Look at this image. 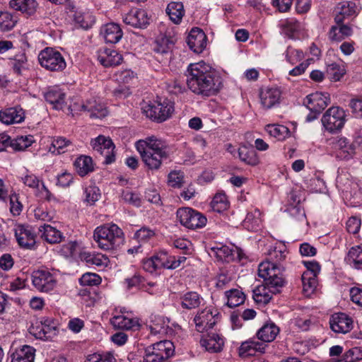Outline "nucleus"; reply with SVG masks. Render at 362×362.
<instances>
[{
	"label": "nucleus",
	"mask_w": 362,
	"mask_h": 362,
	"mask_svg": "<svg viewBox=\"0 0 362 362\" xmlns=\"http://www.w3.org/2000/svg\"><path fill=\"white\" fill-rule=\"evenodd\" d=\"M293 203L290 204L289 207L287 209L289 214L296 219H303L305 217L304 209L300 205V199H297L296 195H291Z\"/></svg>",
	"instance_id": "09e8293b"
},
{
	"label": "nucleus",
	"mask_w": 362,
	"mask_h": 362,
	"mask_svg": "<svg viewBox=\"0 0 362 362\" xmlns=\"http://www.w3.org/2000/svg\"><path fill=\"white\" fill-rule=\"evenodd\" d=\"M34 138L32 135L18 136L13 140H9V145L15 151H24L32 145Z\"/></svg>",
	"instance_id": "79ce46f5"
},
{
	"label": "nucleus",
	"mask_w": 362,
	"mask_h": 362,
	"mask_svg": "<svg viewBox=\"0 0 362 362\" xmlns=\"http://www.w3.org/2000/svg\"><path fill=\"white\" fill-rule=\"evenodd\" d=\"M38 61L42 67L49 71L60 72L66 67L64 57L52 47H46L40 51Z\"/></svg>",
	"instance_id": "423d86ee"
},
{
	"label": "nucleus",
	"mask_w": 362,
	"mask_h": 362,
	"mask_svg": "<svg viewBox=\"0 0 362 362\" xmlns=\"http://www.w3.org/2000/svg\"><path fill=\"white\" fill-rule=\"evenodd\" d=\"M11 65L13 71L17 74H21L22 71L27 69L28 60L25 53L16 54L11 59Z\"/></svg>",
	"instance_id": "8fccbe9b"
},
{
	"label": "nucleus",
	"mask_w": 362,
	"mask_h": 362,
	"mask_svg": "<svg viewBox=\"0 0 362 362\" xmlns=\"http://www.w3.org/2000/svg\"><path fill=\"white\" fill-rule=\"evenodd\" d=\"M346 112L343 108L332 106L322 115V124L326 131L336 133L340 131L346 122Z\"/></svg>",
	"instance_id": "6e6552de"
},
{
	"label": "nucleus",
	"mask_w": 362,
	"mask_h": 362,
	"mask_svg": "<svg viewBox=\"0 0 362 362\" xmlns=\"http://www.w3.org/2000/svg\"><path fill=\"white\" fill-rule=\"evenodd\" d=\"M362 359V347L356 346L346 351L341 356V362H355Z\"/></svg>",
	"instance_id": "5fc2aeb1"
},
{
	"label": "nucleus",
	"mask_w": 362,
	"mask_h": 362,
	"mask_svg": "<svg viewBox=\"0 0 362 362\" xmlns=\"http://www.w3.org/2000/svg\"><path fill=\"white\" fill-rule=\"evenodd\" d=\"M90 144L94 151L105 156V164H110L115 161V156L113 153L115 145L109 137L100 135L92 140Z\"/></svg>",
	"instance_id": "1a4fd4ad"
},
{
	"label": "nucleus",
	"mask_w": 362,
	"mask_h": 362,
	"mask_svg": "<svg viewBox=\"0 0 362 362\" xmlns=\"http://www.w3.org/2000/svg\"><path fill=\"white\" fill-rule=\"evenodd\" d=\"M310 272H303L301 276L303 291L307 296L311 294L317 287V276L315 274L310 275Z\"/></svg>",
	"instance_id": "c03bdc74"
},
{
	"label": "nucleus",
	"mask_w": 362,
	"mask_h": 362,
	"mask_svg": "<svg viewBox=\"0 0 362 362\" xmlns=\"http://www.w3.org/2000/svg\"><path fill=\"white\" fill-rule=\"evenodd\" d=\"M121 312L124 313V311ZM110 322L115 328L119 329H131L139 326L137 320L126 317L123 314L113 316Z\"/></svg>",
	"instance_id": "c756f323"
},
{
	"label": "nucleus",
	"mask_w": 362,
	"mask_h": 362,
	"mask_svg": "<svg viewBox=\"0 0 362 362\" xmlns=\"http://www.w3.org/2000/svg\"><path fill=\"white\" fill-rule=\"evenodd\" d=\"M260 215L261 213L259 210L255 209L252 212L247 213L245 220H244V224L245 226L250 227L247 223L251 225V229L254 230L256 228L257 226H259V223L260 222Z\"/></svg>",
	"instance_id": "680f3d73"
},
{
	"label": "nucleus",
	"mask_w": 362,
	"mask_h": 362,
	"mask_svg": "<svg viewBox=\"0 0 362 362\" xmlns=\"http://www.w3.org/2000/svg\"><path fill=\"white\" fill-rule=\"evenodd\" d=\"M81 110L90 112V117L92 118H103L108 111L104 104L98 103L95 100H88L81 105Z\"/></svg>",
	"instance_id": "bb28decb"
},
{
	"label": "nucleus",
	"mask_w": 362,
	"mask_h": 362,
	"mask_svg": "<svg viewBox=\"0 0 362 362\" xmlns=\"http://www.w3.org/2000/svg\"><path fill=\"white\" fill-rule=\"evenodd\" d=\"M98 61L105 66H115L119 65L122 61V57L117 50L104 48L99 51Z\"/></svg>",
	"instance_id": "4be33fe9"
},
{
	"label": "nucleus",
	"mask_w": 362,
	"mask_h": 362,
	"mask_svg": "<svg viewBox=\"0 0 362 362\" xmlns=\"http://www.w3.org/2000/svg\"><path fill=\"white\" fill-rule=\"evenodd\" d=\"M17 17L7 11H0V30L8 31L13 29L16 23Z\"/></svg>",
	"instance_id": "de8ad7c7"
},
{
	"label": "nucleus",
	"mask_w": 362,
	"mask_h": 362,
	"mask_svg": "<svg viewBox=\"0 0 362 362\" xmlns=\"http://www.w3.org/2000/svg\"><path fill=\"white\" fill-rule=\"evenodd\" d=\"M265 130L269 134V136L274 137L279 141L284 140L290 134L288 128L286 126L280 124H267L265 127Z\"/></svg>",
	"instance_id": "58836bf2"
},
{
	"label": "nucleus",
	"mask_w": 362,
	"mask_h": 362,
	"mask_svg": "<svg viewBox=\"0 0 362 362\" xmlns=\"http://www.w3.org/2000/svg\"><path fill=\"white\" fill-rule=\"evenodd\" d=\"M149 329L153 334H162L165 332V322L160 316H153L151 320Z\"/></svg>",
	"instance_id": "bf43d9fd"
},
{
	"label": "nucleus",
	"mask_w": 362,
	"mask_h": 362,
	"mask_svg": "<svg viewBox=\"0 0 362 362\" xmlns=\"http://www.w3.org/2000/svg\"><path fill=\"white\" fill-rule=\"evenodd\" d=\"M34 287L41 292H49L55 287L57 281L53 274L45 269L34 271L32 274Z\"/></svg>",
	"instance_id": "9d476101"
},
{
	"label": "nucleus",
	"mask_w": 362,
	"mask_h": 362,
	"mask_svg": "<svg viewBox=\"0 0 362 362\" xmlns=\"http://www.w3.org/2000/svg\"><path fill=\"white\" fill-rule=\"evenodd\" d=\"M151 347L159 355H163L164 360L172 356L175 351L173 343L169 340L158 341L151 346Z\"/></svg>",
	"instance_id": "4c0bfd02"
},
{
	"label": "nucleus",
	"mask_w": 362,
	"mask_h": 362,
	"mask_svg": "<svg viewBox=\"0 0 362 362\" xmlns=\"http://www.w3.org/2000/svg\"><path fill=\"white\" fill-rule=\"evenodd\" d=\"M10 7L28 16L33 15L37 8V3L35 0H11Z\"/></svg>",
	"instance_id": "cd10ccee"
},
{
	"label": "nucleus",
	"mask_w": 362,
	"mask_h": 362,
	"mask_svg": "<svg viewBox=\"0 0 362 362\" xmlns=\"http://www.w3.org/2000/svg\"><path fill=\"white\" fill-rule=\"evenodd\" d=\"M284 33L288 37H292L293 34L300 28V23L293 19L286 21L282 25Z\"/></svg>",
	"instance_id": "0e129e2a"
},
{
	"label": "nucleus",
	"mask_w": 362,
	"mask_h": 362,
	"mask_svg": "<svg viewBox=\"0 0 362 362\" xmlns=\"http://www.w3.org/2000/svg\"><path fill=\"white\" fill-rule=\"evenodd\" d=\"M347 262L353 267L362 269V246L353 247L349 250Z\"/></svg>",
	"instance_id": "37998d69"
},
{
	"label": "nucleus",
	"mask_w": 362,
	"mask_h": 362,
	"mask_svg": "<svg viewBox=\"0 0 362 362\" xmlns=\"http://www.w3.org/2000/svg\"><path fill=\"white\" fill-rule=\"evenodd\" d=\"M71 145V141L67 140L64 137H59L56 139H54L52 143V146L54 148L52 151L53 153H57L58 154L63 153L66 151V148Z\"/></svg>",
	"instance_id": "e2e57ef3"
},
{
	"label": "nucleus",
	"mask_w": 362,
	"mask_h": 362,
	"mask_svg": "<svg viewBox=\"0 0 362 362\" xmlns=\"http://www.w3.org/2000/svg\"><path fill=\"white\" fill-rule=\"evenodd\" d=\"M187 43L194 52L199 54L206 46V36L202 30L194 28L188 35Z\"/></svg>",
	"instance_id": "f3484780"
},
{
	"label": "nucleus",
	"mask_w": 362,
	"mask_h": 362,
	"mask_svg": "<svg viewBox=\"0 0 362 362\" xmlns=\"http://www.w3.org/2000/svg\"><path fill=\"white\" fill-rule=\"evenodd\" d=\"M24 119V111L19 107H10L0 111V121L6 124L21 123Z\"/></svg>",
	"instance_id": "5701e85b"
},
{
	"label": "nucleus",
	"mask_w": 362,
	"mask_h": 362,
	"mask_svg": "<svg viewBox=\"0 0 362 362\" xmlns=\"http://www.w3.org/2000/svg\"><path fill=\"white\" fill-rule=\"evenodd\" d=\"M84 202L91 206L93 205L100 197V192L98 187L89 185L84 189Z\"/></svg>",
	"instance_id": "864d4df0"
},
{
	"label": "nucleus",
	"mask_w": 362,
	"mask_h": 362,
	"mask_svg": "<svg viewBox=\"0 0 362 362\" xmlns=\"http://www.w3.org/2000/svg\"><path fill=\"white\" fill-rule=\"evenodd\" d=\"M286 257L285 251H283L281 249H277V247H274L268 251V259L266 262H270L271 263H274L276 266L281 269L282 272V269L280 265L278 264L284 260Z\"/></svg>",
	"instance_id": "6e6d98bb"
},
{
	"label": "nucleus",
	"mask_w": 362,
	"mask_h": 362,
	"mask_svg": "<svg viewBox=\"0 0 362 362\" xmlns=\"http://www.w3.org/2000/svg\"><path fill=\"white\" fill-rule=\"evenodd\" d=\"M81 258L88 264L98 267H105L109 262L107 257L100 253L83 252Z\"/></svg>",
	"instance_id": "ea45409f"
},
{
	"label": "nucleus",
	"mask_w": 362,
	"mask_h": 362,
	"mask_svg": "<svg viewBox=\"0 0 362 362\" xmlns=\"http://www.w3.org/2000/svg\"><path fill=\"white\" fill-rule=\"evenodd\" d=\"M30 333L37 339L47 340L56 335V324L51 319H45L40 321V325L32 326Z\"/></svg>",
	"instance_id": "2eb2a0df"
},
{
	"label": "nucleus",
	"mask_w": 362,
	"mask_h": 362,
	"mask_svg": "<svg viewBox=\"0 0 362 362\" xmlns=\"http://www.w3.org/2000/svg\"><path fill=\"white\" fill-rule=\"evenodd\" d=\"M180 304L183 309L192 310L198 308L203 298L194 291H188L180 296Z\"/></svg>",
	"instance_id": "473e14b6"
},
{
	"label": "nucleus",
	"mask_w": 362,
	"mask_h": 362,
	"mask_svg": "<svg viewBox=\"0 0 362 362\" xmlns=\"http://www.w3.org/2000/svg\"><path fill=\"white\" fill-rule=\"evenodd\" d=\"M82 286H97L101 283V278L95 273H86L79 279Z\"/></svg>",
	"instance_id": "052dcab7"
},
{
	"label": "nucleus",
	"mask_w": 362,
	"mask_h": 362,
	"mask_svg": "<svg viewBox=\"0 0 362 362\" xmlns=\"http://www.w3.org/2000/svg\"><path fill=\"white\" fill-rule=\"evenodd\" d=\"M174 43L175 40L173 38L169 39L167 37H162L156 41L153 50L156 53L162 55L170 54Z\"/></svg>",
	"instance_id": "a18cd8bd"
},
{
	"label": "nucleus",
	"mask_w": 362,
	"mask_h": 362,
	"mask_svg": "<svg viewBox=\"0 0 362 362\" xmlns=\"http://www.w3.org/2000/svg\"><path fill=\"white\" fill-rule=\"evenodd\" d=\"M86 362H116V359L110 353L105 354H93L88 356Z\"/></svg>",
	"instance_id": "338daca9"
},
{
	"label": "nucleus",
	"mask_w": 362,
	"mask_h": 362,
	"mask_svg": "<svg viewBox=\"0 0 362 362\" xmlns=\"http://www.w3.org/2000/svg\"><path fill=\"white\" fill-rule=\"evenodd\" d=\"M211 206L214 211L219 213L227 209L228 207V202L226 195L223 193L216 194L211 202Z\"/></svg>",
	"instance_id": "603ef678"
},
{
	"label": "nucleus",
	"mask_w": 362,
	"mask_h": 362,
	"mask_svg": "<svg viewBox=\"0 0 362 362\" xmlns=\"http://www.w3.org/2000/svg\"><path fill=\"white\" fill-rule=\"evenodd\" d=\"M155 233L148 227H142L138 230L134 234V238L139 242H146L152 237Z\"/></svg>",
	"instance_id": "69168bd1"
},
{
	"label": "nucleus",
	"mask_w": 362,
	"mask_h": 362,
	"mask_svg": "<svg viewBox=\"0 0 362 362\" xmlns=\"http://www.w3.org/2000/svg\"><path fill=\"white\" fill-rule=\"evenodd\" d=\"M281 92L277 88H269L260 93L261 103L266 109H269L279 103Z\"/></svg>",
	"instance_id": "7c9ffc66"
},
{
	"label": "nucleus",
	"mask_w": 362,
	"mask_h": 362,
	"mask_svg": "<svg viewBox=\"0 0 362 362\" xmlns=\"http://www.w3.org/2000/svg\"><path fill=\"white\" fill-rule=\"evenodd\" d=\"M176 217L182 226L192 230L202 228L207 222V218L203 214L189 207L178 209Z\"/></svg>",
	"instance_id": "0eeeda50"
},
{
	"label": "nucleus",
	"mask_w": 362,
	"mask_h": 362,
	"mask_svg": "<svg viewBox=\"0 0 362 362\" xmlns=\"http://www.w3.org/2000/svg\"><path fill=\"white\" fill-rule=\"evenodd\" d=\"M136 148L142 161L151 170L160 169L169 157L165 144L153 136L138 141L136 143Z\"/></svg>",
	"instance_id": "7ed1b4c3"
},
{
	"label": "nucleus",
	"mask_w": 362,
	"mask_h": 362,
	"mask_svg": "<svg viewBox=\"0 0 362 362\" xmlns=\"http://www.w3.org/2000/svg\"><path fill=\"white\" fill-rule=\"evenodd\" d=\"M47 102L53 105L56 110H63L65 106V93L58 88H52L45 93Z\"/></svg>",
	"instance_id": "a878e982"
},
{
	"label": "nucleus",
	"mask_w": 362,
	"mask_h": 362,
	"mask_svg": "<svg viewBox=\"0 0 362 362\" xmlns=\"http://www.w3.org/2000/svg\"><path fill=\"white\" fill-rule=\"evenodd\" d=\"M185 75L188 88L196 95H215L223 86L219 74L204 62L190 64Z\"/></svg>",
	"instance_id": "f257e3e1"
},
{
	"label": "nucleus",
	"mask_w": 362,
	"mask_h": 362,
	"mask_svg": "<svg viewBox=\"0 0 362 362\" xmlns=\"http://www.w3.org/2000/svg\"><path fill=\"white\" fill-rule=\"evenodd\" d=\"M123 22L135 28L144 29L150 23V17L144 9H132L123 16Z\"/></svg>",
	"instance_id": "9b49d317"
},
{
	"label": "nucleus",
	"mask_w": 362,
	"mask_h": 362,
	"mask_svg": "<svg viewBox=\"0 0 362 362\" xmlns=\"http://www.w3.org/2000/svg\"><path fill=\"white\" fill-rule=\"evenodd\" d=\"M337 150V156L340 159L349 160L353 158L356 152V146L345 137H339L334 143Z\"/></svg>",
	"instance_id": "a211bd4d"
},
{
	"label": "nucleus",
	"mask_w": 362,
	"mask_h": 362,
	"mask_svg": "<svg viewBox=\"0 0 362 362\" xmlns=\"http://www.w3.org/2000/svg\"><path fill=\"white\" fill-rule=\"evenodd\" d=\"M14 231L17 242L21 247L30 249L35 245V235L28 226L18 225L15 227Z\"/></svg>",
	"instance_id": "6ab92c4d"
},
{
	"label": "nucleus",
	"mask_w": 362,
	"mask_h": 362,
	"mask_svg": "<svg viewBox=\"0 0 362 362\" xmlns=\"http://www.w3.org/2000/svg\"><path fill=\"white\" fill-rule=\"evenodd\" d=\"M285 54L286 61L291 64H295L304 58V53L302 50L291 47H288Z\"/></svg>",
	"instance_id": "13d9d810"
},
{
	"label": "nucleus",
	"mask_w": 362,
	"mask_h": 362,
	"mask_svg": "<svg viewBox=\"0 0 362 362\" xmlns=\"http://www.w3.org/2000/svg\"><path fill=\"white\" fill-rule=\"evenodd\" d=\"M226 305L230 308L237 307L243 304L245 300V294L238 289H230L226 291Z\"/></svg>",
	"instance_id": "a19ab883"
},
{
	"label": "nucleus",
	"mask_w": 362,
	"mask_h": 362,
	"mask_svg": "<svg viewBox=\"0 0 362 362\" xmlns=\"http://www.w3.org/2000/svg\"><path fill=\"white\" fill-rule=\"evenodd\" d=\"M35 349L30 346H23L11 356V362H33Z\"/></svg>",
	"instance_id": "72a5a7b5"
},
{
	"label": "nucleus",
	"mask_w": 362,
	"mask_h": 362,
	"mask_svg": "<svg viewBox=\"0 0 362 362\" xmlns=\"http://www.w3.org/2000/svg\"><path fill=\"white\" fill-rule=\"evenodd\" d=\"M266 344L253 339L241 344L239 348V356L242 358L255 356L257 352L264 353Z\"/></svg>",
	"instance_id": "393cba45"
},
{
	"label": "nucleus",
	"mask_w": 362,
	"mask_h": 362,
	"mask_svg": "<svg viewBox=\"0 0 362 362\" xmlns=\"http://www.w3.org/2000/svg\"><path fill=\"white\" fill-rule=\"evenodd\" d=\"M238 156L240 159L250 165H256L259 163V159L254 149H248L245 146L238 149Z\"/></svg>",
	"instance_id": "49530a36"
},
{
	"label": "nucleus",
	"mask_w": 362,
	"mask_h": 362,
	"mask_svg": "<svg viewBox=\"0 0 362 362\" xmlns=\"http://www.w3.org/2000/svg\"><path fill=\"white\" fill-rule=\"evenodd\" d=\"M77 173L83 177L93 170V160L90 156H81L74 162Z\"/></svg>",
	"instance_id": "e433bc0d"
},
{
	"label": "nucleus",
	"mask_w": 362,
	"mask_h": 362,
	"mask_svg": "<svg viewBox=\"0 0 362 362\" xmlns=\"http://www.w3.org/2000/svg\"><path fill=\"white\" fill-rule=\"evenodd\" d=\"M258 275L263 279L264 284L257 286L253 290V299L257 303L267 304L273 294L280 293L285 285V279L281 269L270 262L259 264Z\"/></svg>",
	"instance_id": "f03ea898"
},
{
	"label": "nucleus",
	"mask_w": 362,
	"mask_h": 362,
	"mask_svg": "<svg viewBox=\"0 0 362 362\" xmlns=\"http://www.w3.org/2000/svg\"><path fill=\"white\" fill-rule=\"evenodd\" d=\"M201 345L211 353H218L223 350L224 339L216 333H209L200 340Z\"/></svg>",
	"instance_id": "412c9836"
},
{
	"label": "nucleus",
	"mask_w": 362,
	"mask_h": 362,
	"mask_svg": "<svg viewBox=\"0 0 362 362\" xmlns=\"http://www.w3.org/2000/svg\"><path fill=\"white\" fill-rule=\"evenodd\" d=\"M93 238L98 247L105 250H115L123 245L124 241L122 229L114 223L97 227Z\"/></svg>",
	"instance_id": "20e7f679"
},
{
	"label": "nucleus",
	"mask_w": 362,
	"mask_h": 362,
	"mask_svg": "<svg viewBox=\"0 0 362 362\" xmlns=\"http://www.w3.org/2000/svg\"><path fill=\"white\" fill-rule=\"evenodd\" d=\"M39 231L41 233V237L51 244L59 243L64 238L62 233L50 225L41 226Z\"/></svg>",
	"instance_id": "c85d7f7f"
},
{
	"label": "nucleus",
	"mask_w": 362,
	"mask_h": 362,
	"mask_svg": "<svg viewBox=\"0 0 362 362\" xmlns=\"http://www.w3.org/2000/svg\"><path fill=\"white\" fill-rule=\"evenodd\" d=\"M353 320L348 315L342 313L332 315L329 319L331 329L339 334H346L353 329Z\"/></svg>",
	"instance_id": "ddd939ff"
},
{
	"label": "nucleus",
	"mask_w": 362,
	"mask_h": 362,
	"mask_svg": "<svg viewBox=\"0 0 362 362\" xmlns=\"http://www.w3.org/2000/svg\"><path fill=\"white\" fill-rule=\"evenodd\" d=\"M345 73L346 71L344 66L337 63L329 64L327 67V75L328 78L333 81H339Z\"/></svg>",
	"instance_id": "3c124183"
},
{
	"label": "nucleus",
	"mask_w": 362,
	"mask_h": 362,
	"mask_svg": "<svg viewBox=\"0 0 362 362\" xmlns=\"http://www.w3.org/2000/svg\"><path fill=\"white\" fill-rule=\"evenodd\" d=\"M163 355H159L157 352L152 349L151 346H148L145 350V355L144 356V362H163Z\"/></svg>",
	"instance_id": "774afa93"
},
{
	"label": "nucleus",
	"mask_w": 362,
	"mask_h": 362,
	"mask_svg": "<svg viewBox=\"0 0 362 362\" xmlns=\"http://www.w3.org/2000/svg\"><path fill=\"white\" fill-rule=\"evenodd\" d=\"M218 320L217 314H214L211 309L206 308L198 313L194 318L196 329L204 332L212 329Z\"/></svg>",
	"instance_id": "4468645a"
},
{
	"label": "nucleus",
	"mask_w": 362,
	"mask_h": 362,
	"mask_svg": "<svg viewBox=\"0 0 362 362\" xmlns=\"http://www.w3.org/2000/svg\"><path fill=\"white\" fill-rule=\"evenodd\" d=\"M210 255L216 257L218 260L222 262H230L235 260V253L233 249L227 245L215 246L211 248Z\"/></svg>",
	"instance_id": "c9c22d12"
},
{
	"label": "nucleus",
	"mask_w": 362,
	"mask_h": 362,
	"mask_svg": "<svg viewBox=\"0 0 362 362\" xmlns=\"http://www.w3.org/2000/svg\"><path fill=\"white\" fill-rule=\"evenodd\" d=\"M184 180V173L180 170L171 171L168 176V182L170 187L180 188Z\"/></svg>",
	"instance_id": "4d7b16f0"
},
{
	"label": "nucleus",
	"mask_w": 362,
	"mask_h": 362,
	"mask_svg": "<svg viewBox=\"0 0 362 362\" xmlns=\"http://www.w3.org/2000/svg\"><path fill=\"white\" fill-rule=\"evenodd\" d=\"M100 35L106 43L115 44L121 40L123 33L118 24L110 23L101 28Z\"/></svg>",
	"instance_id": "aec40b11"
},
{
	"label": "nucleus",
	"mask_w": 362,
	"mask_h": 362,
	"mask_svg": "<svg viewBox=\"0 0 362 362\" xmlns=\"http://www.w3.org/2000/svg\"><path fill=\"white\" fill-rule=\"evenodd\" d=\"M142 112L151 119L161 122L166 120L173 111L171 102L164 99L156 101L144 103L141 107Z\"/></svg>",
	"instance_id": "39448f33"
},
{
	"label": "nucleus",
	"mask_w": 362,
	"mask_h": 362,
	"mask_svg": "<svg viewBox=\"0 0 362 362\" xmlns=\"http://www.w3.org/2000/svg\"><path fill=\"white\" fill-rule=\"evenodd\" d=\"M166 13L175 24H179L185 15L184 6L182 2H170L168 4Z\"/></svg>",
	"instance_id": "f704fd0d"
},
{
	"label": "nucleus",
	"mask_w": 362,
	"mask_h": 362,
	"mask_svg": "<svg viewBox=\"0 0 362 362\" xmlns=\"http://www.w3.org/2000/svg\"><path fill=\"white\" fill-rule=\"evenodd\" d=\"M279 332V328L274 323L263 325L257 332V338L263 342H271L275 339Z\"/></svg>",
	"instance_id": "2f4dec72"
},
{
	"label": "nucleus",
	"mask_w": 362,
	"mask_h": 362,
	"mask_svg": "<svg viewBox=\"0 0 362 362\" xmlns=\"http://www.w3.org/2000/svg\"><path fill=\"white\" fill-rule=\"evenodd\" d=\"M336 24L331 27L328 33V37L331 41L339 42L353 34L352 27L349 23Z\"/></svg>",
	"instance_id": "b1692460"
},
{
	"label": "nucleus",
	"mask_w": 362,
	"mask_h": 362,
	"mask_svg": "<svg viewBox=\"0 0 362 362\" xmlns=\"http://www.w3.org/2000/svg\"><path fill=\"white\" fill-rule=\"evenodd\" d=\"M357 7L353 1H344L336 9L334 22L336 23H349L357 16Z\"/></svg>",
	"instance_id": "dca6fc26"
},
{
	"label": "nucleus",
	"mask_w": 362,
	"mask_h": 362,
	"mask_svg": "<svg viewBox=\"0 0 362 362\" xmlns=\"http://www.w3.org/2000/svg\"><path fill=\"white\" fill-rule=\"evenodd\" d=\"M330 103L329 95L327 93L315 92L306 96L303 104L310 111L322 112Z\"/></svg>",
	"instance_id": "f8f14e48"
}]
</instances>
